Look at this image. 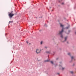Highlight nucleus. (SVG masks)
Listing matches in <instances>:
<instances>
[{"instance_id": "obj_22", "label": "nucleus", "mask_w": 76, "mask_h": 76, "mask_svg": "<svg viewBox=\"0 0 76 76\" xmlns=\"http://www.w3.org/2000/svg\"><path fill=\"white\" fill-rule=\"evenodd\" d=\"M41 31L40 30V31Z\"/></svg>"}, {"instance_id": "obj_17", "label": "nucleus", "mask_w": 76, "mask_h": 76, "mask_svg": "<svg viewBox=\"0 0 76 76\" xmlns=\"http://www.w3.org/2000/svg\"><path fill=\"white\" fill-rule=\"evenodd\" d=\"M62 4H64V3H62Z\"/></svg>"}, {"instance_id": "obj_3", "label": "nucleus", "mask_w": 76, "mask_h": 76, "mask_svg": "<svg viewBox=\"0 0 76 76\" xmlns=\"http://www.w3.org/2000/svg\"><path fill=\"white\" fill-rule=\"evenodd\" d=\"M41 50H39L38 49H37L36 50V52L37 54H39L40 53H41Z\"/></svg>"}, {"instance_id": "obj_8", "label": "nucleus", "mask_w": 76, "mask_h": 76, "mask_svg": "<svg viewBox=\"0 0 76 76\" xmlns=\"http://www.w3.org/2000/svg\"><path fill=\"white\" fill-rule=\"evenodd\" d=\"M70 27V26H68V27H66V29H69V27Z\"/></svg>"}, {"instance_id": "obj_5", "label": "nucleus", "mask_w": 76, "mask_h": 76, "mask_svg": "<svg viewBox=\"0 0 76 76\" xmlns=\"http://www.w3.org/2000/svg\"><path fill=\"white\" fill-rule=\"evenodd\" d=\"M46 53H47V54H50L51 53V51H46Z\"/></svg>"}, {"instance_id": "obj_15", "label": "nucleus", "mask_w": 76, "mask_h": 76, "mask_svg": "<svg viewBox=\"0 0 76 76\" xmlns=\"http://www.w3.org/2000/svg\"><path fill=\"white\" fill-rule=\"evenodd\" d=\"M68 55H69V56H70V53H68Z\"/></svg>"}, {"instance_id": "obj_13", "label": "nucleus", "mask_w": 76, "mask_h": 76, "mask_svg": "<svg viewBox=\"0 0 76 76\" xmlns=\"http://www.w3.org/2000/svg\"><path fill=\"white\" fill-rule=\"evenodd\" d=\"M40 44L42 45V41H41L40 42Z\"/></svg>"}, {"instance_id": "obj_18", "label": "nucleus", "mask_w": 76, "mask_h": 76, "mask_svg": "<svg viewBox=\"0 0 76 76\" xmlns=\"http://www.w3.org/2000/svg\"><path fill=\"white\" fill-rule=\"evenodd\" d=\"M56 60H58V58H56Z\"/></svg>"}, {"instance_id": "obj_20", "label": "nucleus", "mask_w": 76, "mask_h": 76, "mask_svg": "<svg viewBox=\"0 0 76 76\" xmlns=\"http://www.w3.org/2000/svg\"><path fill=\"white\" fill-rule=\"evenodd\" d=\"M58 75H59V73H58Z\"/></svg>"}, {"instance_id": "obj_7", "label": "nucleus", "mask_w": 76, "mask_h": 76, "mask_svg": "<svg viewBox=\"0 0 76 76\" xmlns=\"http://www.w3.org/2000/svg\"><path fill=\"white\" fill-rule=\"evenodd\" d=\"M48 61H50V60H46L45 61V62H48Z\"/></svg>"}, {"instance_id": "obj_9", "label": "nucleus", "mask_w": 76, "mask_h": 76, "mask_svg": "<svg viewBox=\"0 0 76 76\" xmlns=\"http://www.w3.org/2000/svg\"><path fill=\"white\" fill-rule=\"evenodd\" d=\"M67 37H66L65 38L64 41H66V39H67Z\"/></svg>"}, {"instance_id": "obj_1", "label": "nucleus", "mask_w": 76, "mask_h": 76, "mask_svg": "<svg viewBox=\"0 0 76 76\" xmlns=\"http://www.w3.org/2000/svg\"><path fill=\"white\" fill-rule=\"evenodd\" d=\"M61 27H62V29L61 31H60L59 33V35H61V38H63V35L62 34H63V30L64 29V28H63V26L62 25V24L60 25Z\"/></svg>"}, {"instance_id": "obj_23", "label": "nucleus", "mask_w": 76, "mask_h": 76, "mask_svg": "<svg viewBox=\"0 0 76 76\" xmlns=\"http://www.w3.org/2000/svg\"><path fill=\"white\" fill-rule=\"evenodd\" d=\"M69 32H70V31H69Z\"/></svg>"}, {"instance_id": "obj_14", "label": "nucleus", "mask_w": 76, "mask_h": 76, "mask_svg": "<svg viewBox=\"0 0 76 76\" xmlns=\"http://www.w3.org/2000/svg\"><path fill=\"white\" fill-rule=\"evenodd\" d=\"M44 48H46V49H47V47L45 46L44 47Z\"/></svg>"}, {"instance_id": "obj_11", "label": "nucleus", "mask_w": 76, "mask_h": 76, "mask_svg": "<svg viewBox=\"0 0 76 76\" xmlns=\"http://www.w3.org/2000/svg\"><path fill=\"white\" fill-rule=\"evenodd\" d=\"M71 60H72V59H73V56H72L71 57Z\"/></svg>"}, {"instance_id": "obj_10", "label": "nucleus", "mask_w": 76, "mask_h": 76, "mask_svg": "<svg viewBox=\"0 0 76 76\" xmlns=\"http://www.w3.org/2000/svg\"><path fill=\"white\" fill-rule=\"evenodd\" d=\"M70 73L71 74H73V71H71Z\"/></svg>"}, {"instance_id": "obj_4", "label": "nucleus", "mask_w": 76, "mask_h": 76, "mask_svg": "<svg viewBox=\"0 0 76 76\" xmlns=\"http://www.w3.org/2000/svg\"><path fill=\"white\" fill-rule=\"evenodd\" d=\"M60 68L61 69V70H64L65 69V68L62 67V66H60Z\"/></svg>"}, {"instance_id": "obj_21", "label": "nucleus", "mask_w": 76, "mask_h": 76, "mask_svg": "<svg viewBox=\"0 0 76 76\" xmlns=\"http://www.w3.org/2000/svg\"><path fill=\"white\" fill-rule=\"evenodd\" d=\"M67 43H68V42H67Z\"/></svg>"}, {"instance_id": "obj_12", "label": "nucleus", "mask_w": 76, "mask_h": 76, "mask_svg": "<svg viewBox=\"0 0 76 76\" xmlns=\"http://www.w3.org/2000/svg\"><path fill=\"white\" fill-rule=\"evenodd\" d=\"M50 63H51L52 64H54V63H53V61H50Z\"/></svg>"}, {"instance_id": "obj_6", "label": "nucleus", "mask_w": 76, "mask_h": 76, "mask_svg": "<svg viewBox=\"0 0 76 76\" xmlns=\"http://www.w3.org/2000/svg\"><path fill=\"white\" fill-rule=\"evenodd\" d=\"M26 42L27 44H28V45H30V44H31V43H28V41H26Z\"/></svg>"}, {"instance_id": "obj_16", "label": "nucleus", "mask_w": 76, "mask_h": 76, "mask_svg": "<svg viewBox=\"0 0 76 76\" xmlns=\"http://www.w3.org/2000/svg\"><path fill=\"white\" fill-rule=\"evenodd\" d=\"M11 23H13V22H12V21H9V23H11Z\"/></svg>"}, {"instance_id": "obj_19", "label": "nucleus", "mask_w": 76, "mask_h": 76, "mask_svg": "<svg viewBox=\"0 0 76 76\" xmlns=\"http://www.w3.org/2000/svg\"><path fill=\"white\" fill-rule=\"evenodd\" d=\"M75 34H76V32H75Z\"/></svg>"}, {"instance_id": "obj_2", "label": "nucleus", "mask_w": 76, "mask_h": 76, "mask_svg": "<svg viewBox=\"0 0 76 76\" xmlns=\"http://www.w3.org/2000/svg\"><path fill=\"white\" fill-rule=\"evenodd\" d=\"M8 16L9 18H12V17H13V16H14V15H16V14L12 13V12H8Z\"/></svg>"}]
</instances>
